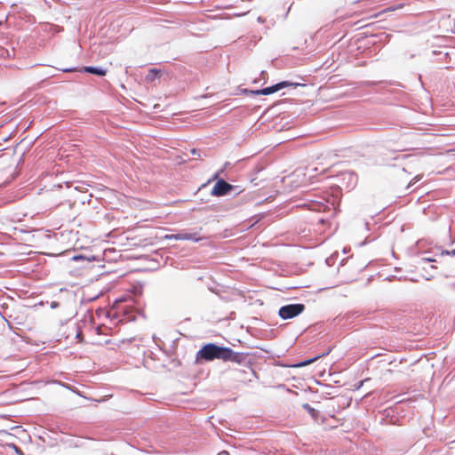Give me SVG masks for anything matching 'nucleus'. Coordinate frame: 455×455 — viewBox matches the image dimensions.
I'll list each match as a JSON object with an SVG mask.
<instances>
[{"label": "nucleus", "instance_id": "5", "mask_svg": "<svg viewBox=\"0 0 455 455\" xmlns=\"http://www.w3.org/2000/svg\"><path fill=\"white\" fill-rule=\"evenodd\" d=\"M237 187L233 186L224 180H218L215 185L213 186L211 195L214 196H223L229 194L231 191L235 190Z\"/></svg>", "mask_w": 455, "mask_h": 455}, {"label": "nucleus", "instance_id": "2", "mask_svg": "<svg viewBox=\"0 0 455 455\" xmlns=\"http://www.w3.org/2000/svg\"><path fill=\"white\" fill-rule=\"evenodd\" d=\"M301 85L299 83H292V82H289V81H282V82H279L275 84H273L271 86H268V87H265L263 89H260V90H255V91H250V93L253 94V95H269V94H272V93H275L282 89H284V88H287V87H293V88H296L298 86Z\"/></svg>", "mask_w": 455, "mask_h": 455}, {"label": "nucleus", "instance_id": "14", "mask_svg": "<svg viewBox=\"0 0 455 455\" xmlns=\"http://www.w3.org/2000/svg\"><path fill=\"white\" fill-rule=\"evenodd\" d=\"M231 166V163L229 162H226L223 165V168L220 170V172H218L215 175H214V178H217L219 176L220 173L223 172L225 170L230 168Z\"/></svg>", "mask_w": 455, "mask_h": 455}, {"label": "nucleus", "instance_id": "16", "mask_svg": "<svg viewBox=\"0 0 455 455\" xmlns=\"http://www.w3.org/2000/svg\"><path fill=\"white\" fill-rule=\"evenodd\" d=\"M85 259L83 255H76V256L73 257V259L76 261H77L79 259Z\"/></svg>", "mask_w": 455, "mask_h": 455}, {"label": "nucleus", "instance_id": "15", "mask_svg": "<svg viewBox=\"0 0 455 455\" xmlns=\"http://www.w3.org/2000/svg\"><path fill=\"white\" fill-rule=\"evenodd\" d=\"M60 306V303L57 301L51 302V308H57Z\"/></svg>", "mask_w": 455, "mask_h": 455}, {"label": "nucleus", "instance_id": "8", "mask_svg": "<svg viewBox=\"0 0 455 455\" xmlns=\"http://www.w3.org/2000/svg\"><path fill=\"white\" fill-rule=\"evenodd\" d=\"M82 72L93 74L98 76H104L107 74V69L103 68L101 67H93V66H87L84 67L81 69Z\"/></svg>", "mask_w": 455, "mask_h": 455}, {"label": "nucleus", "instance_id": "20", "mask_svg": "<svg viewBox=\"0 0 455 455\" xmlns=\"http://www.w3.org/2000/svg\"><path fill=\"white\" fill-rule=\"evenodd\" d=\"M75 188L79 191H83V189H84V186H77Z\"/></svg>", "mask_w": 455, "mask_h": 455}, {"label": "nucleus", "instance_id": "27", "mask_svg": "<svg viewBox=\"0 0 455 455\" xmlns=\"http://www.w3.org/2000/svg\"><path fill=\"white\" fill-rule=\"evenodd\" d=\"M311 171H313V172H316V171H317V169H316V168H314V169H312Z\"/></svg>", "mask_w": 455, "mask_h": 455}, {"label": "nucleus", "instance_id": "18", "mask_svg": "<svg viewBox=\"0 0 455 455\" xmlns=\"http://www.w3.org/2000/svg\"><path fill=\"white\" fill-rule=\"evenodd\" d=\"M76 68H65L63 69L64 72H73V71H76Z\"/></svg>", "mask_w": 455, "mask_h": 455}, {"label": "nucleus", "instance_id": "24", "mask_svg": "<svg viewBox=\"0 0 455 455\" xmlns=\"http://www.w3.org/2000/svg\"><path fill=\"white\" fill-rule=\"evenodd\" d=\"M191 152H192V154H193V155H195V154H196V149H195V148H194V149H192V151H191Z\"/></svg>", "mask_w": 455, "mask_h": 455}, {"label": "nucleus", "instance_id": "21", "mask_svg": "<svg viewBox=\"0 0 455 455\" xmlns=\"http://www.w3.org/2000/svg\"><path fill=\"white\" fill-rule=\"evenodd\" d=\"M445 254H451V255H455V250H452L451 251H445Z\"/></svg>", "mask_w": 455, "mask_h": 455}, {"label": "nucleus", "instance_id": "23", "mask_svg": "<svg viewBox=\"0 0 455 455\" xmlns=\"http://www.w3.org/2000/svg\"><path fill=\"white\" fill-rule=\"evenodd\" d=\"M82 336L81 332H78L77 335H76V338L80 339Z\"/></svg>", "mask_w": 455, "mask_h": 455}, {"label": "nucleus", "instance_id": "25", "mask_svg": "<svg viewBox=\"0 0 455 455\" xmlns=\"http://www.w3.org/2000/svg\"><path fill=\"white\" fill-rule=\"evenodd\" d=\"M450 286H451V288L455 289V283H451Z\"/></svg>", "mask_w": 455, "mask_h": 455}, {"label": "nucleus", "instance_id": "9", "mask_svg": "<svg viewBox=\"0 0 455 455\" xmlns=\"http://www.w3.org/2000/svg\"><path fill=\"white\" fill-rule=\"evenodd\" d=\"M340 177L342 180H348V184L347 186V188H354L357 182V176L350 172H342Z\"/></svg>", "mask_w": 455, "mask_h": 455}, {"label": "nucleus", "instance_id": "3", "mask_svg": "<svg viewBox=\"0 0 455 455\" xmlns=\"http://www.w3.org/2000/svg\"><path fill=\"white\" fill-rule=\"evenodd\" d=\"M305 310V305L301 303L288 304L279 308L278 315L283 319H291Z\"/></svg>", "mask_w": 455, "mask_h": 455}, {"label": "nucleus", "instance_id": "13", "mask_svg": "<svg viewBox=\"0 0 455 455\" xmlns=\"http://www.w3.org/2000/svg\"><path fill=\"white\" fill-rule=\"evenodd\" d=\"M159 74V71L157 69H150L148 76L147 80L152 81L154 80Z\"/></svg>", "mask_w": 455, "mask_h": 455}, {"label": "nucleus", "instance_id": "22", "mask_svg": "<svg viewBox=\"0 0 455 455\" xmlns=\"http://www.w3.org/2000/svg\"><path fill=\"white\" fill-rule=\"evenodd\" d=\"M258 21H259V23H263V22L265 21V20H264L262 17H259V18H258Z\"/></svg>", "mask_w": 455, "mask_h": 455}, {"label": "nucleus", "instance_id": "19", "mask_svg": "<svg viewBox=\"0 0 455 455\" xmlns=\"http://www.w3.org/2000/svg\"><path fill=\"white\" fill-rule=\"evenodd\" d=\"M218 455H230V454H229V452L226 451H222Z\"/></svg>", "mask_w": 455, "mask_h": 455}, {"label": "nucleus", "instance_id": "7", "mask_svg": "<svg viewBox=\"0 0 455 455\" xmlns=\"http://www.w3.org/2000/svg\"><path fill=\"white\" fill-rule=\"evenodd\" d=\"M334 208V202L332 203H323L315 202L311 204V209L316 212H329Z\"/></svg>", "mask_w": 455, "mask_h": 455}, {"label": "nucleus", "instance_id": "26", "mask_svg": "<svg viewBox=\"0 0 455 455\" xmlns=\"http://www.w3.org/2000/svg\"><path fill=\"white\" fill-rule=\"evenodd\" d=\"M431 278H432V276L426 277L427 280H430Z\"/></svg>", "mask_w": 455, "mask_h": 455}, {"label": "nucleus", "instance_id": "4", "mask_svg": "<svg viewBox=\"0 0 455 455\" xmlns=\"http://www.w3.org/2000/svg\"><path fill=\"white\" fill-rule=\"evenodd\" d=\"M116 315L120 323H127L136 320V312L133 310L132 306L129 305L117 306Z\"/></svg>", "mask_w": 455, "mask_h": 455}, {"label": "nucleus", "instance_id": "17", "mask_svg": "<svg viewBox=\"0 0 455 455\" xmlns=\"http://www.w3.org/2000/svg\"><path fill=\"white\" fill-rule=\"evenodd\" d=\"M421 260L423 262H433V261H435V259H430V258H422Z\"/></svg>", "mask_w": 455, "mask_h": 455}, {"label": "nucleus", "instance_id": "12", "mask_svg": "<svg viewBox=\"0 0 455 455\" xmlns=\"http://www.w3.org/2000/svg\"><path fill=\"white\" fill-rule=\"evenodd\" d=\"M404 6V4H399L397 5H394V6H390L387 9H384L382 10L381 12L376 13L374 15L375 18H379L380 17L383 13H386V12H394V11H396V10H400L402 9L403 7Z\"/></svg>", "mask_w": 455, "mask_h": 455}, {"label": "nucleus", "instance_id": "10", "mask_svg": "<svg viewBox=\"0 0 455 455\" xmlns=\"http://www.w3.org/2000/svg\"><path fill=\"white\" fill-rule=\"evenodd\" d=\"M331 351V348H329L327 351L322 353L321 355H318L313 358L304 360V361L298 363L297 364H295V367H305L307 365H309L312 363L315 362L318 358H321L323 356L329 355Z\"/></svg>", "mask_w": 455, "mask_h": 455}, {"label": "nucleus", "instance_id": "6", "mask_svg": "<svg viewBox=\"0 0 455 455\" xmlns=\"http://www.w3.org/2000/svg\"><path fill=\"white\" fill-rule=\"evenodd\" d=\"M166 240H188L193 242H199L202 238L197 233L180 232L178 234H171L164 235Z\"/></svg>", "mask_w": 455, "mask_h": 455}, {"label": "nucleus", "instance_id": "11", "mask_svg": "<svg viewBox=\"0 0 455 455\" xmlns=\"http://www.w3.org/2000/svg\"><path fill=\"white\" fill-rule=\"evenodd\" d=\"M302 407L310 414V416L312 417V419L315 421L318 420V418L320 416V412L315 410V408L311 407L310 404L308 403H304L302 405Z\"/></svg>", "mask_w": 455, "mask_h": 455}, {"label": "nucleus", "instance_id": "1", "mask_svg": "<svg viewBox=\"0 0 455 455\" xmlns=\"http://www.w3.org/2000/svg\"><path fill=\"white\" fill-rule=\"evenodd\" d=\"M215 359L241 364L245 361L246 355L242 352L234 351L228 347L218 346L215 343H207L197 351L196 355V363H201L203 361L210 362Z\"/></svg>", "mask_w": 455, "mask_h": 455}]
</instances>
